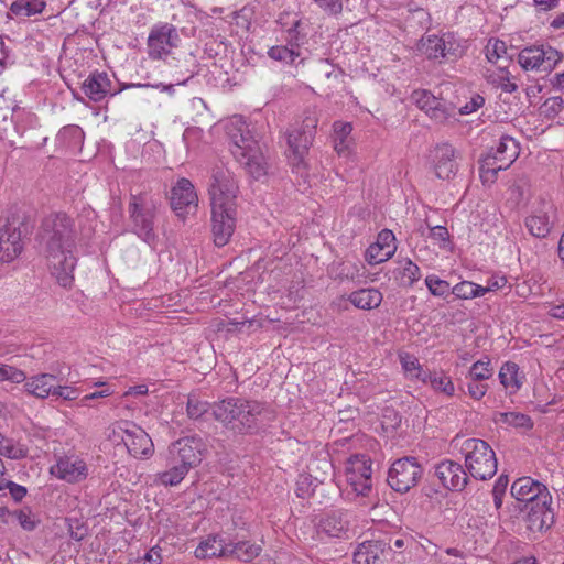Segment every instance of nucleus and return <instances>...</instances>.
<instances>
[{
  "label": "nucleus",
  "mask_w": 564,
  "mask_h": 564,
  "mask_svg": "<svg viewBox=\"0 0 564 564\" xmlns=\"http://www.w3.org/2000/svg\"><path fill=\"white\" fill-rule=\"evenodd\" d=\"M76 236L75 220L65 213H54L42 220L39 231L41 252L52 275L63 288H70L74 282Z\"/></svg>",
  "instance_id": "f257e3e1"
},
{
  "label": "nucleus",
  "mask_w": 564,
  "mask_h": 564,
  "mask_svg": "<svg viewBox=\"0 0 564 564\" xmlns=\"http://www.w3.org/2000/svg\"><path fill=\"white\" fill-rule=\"evenodd\" d=\"M238 184L225 167H215L209 184L212 207V234L217 247L226 246L231 239L237 223Z\"/></svg>",
  "instance_id": "f03ea898"
},
{
  "label": "nucleus",
  "mask_w": 564,
  "mask_h": 564,
  "mask_svg": "<svg viewBox=\"0 0 564 564\" xmlns=\"http://www.w3.org/2000/svg\"><path fill=\"white\" fill-rule=\"evenodd\" d=\"M212 414L226 429L249 434L274 420L273 410L263 402L229 397L213 404Z\"/></svg>",
  "instance_id": "7ed1b4c3"
},
{
  "label": "nucleus",
  "mask_w": 564,
  "mask_h": 564,
  "mask_svg": "<svg viewBox=\"0 0 564 564\" xmlns=\"http://www.w3.org/2000/svg\"><path fill=\"white\" fill-rule=\"evenodd\" d=\"M230 151L246 172L254 180L268 174L269 163L259 141L242 120H236L228 126Z\"/></svg>",
  "instance_id": "20e7f679"
},
{
  "label": "nucleus",
  "mask_w": 564,
  "mask_h": 564,
  "mask_svg": "<svg viewBox=\"0 0 564 564\" xmlns=\"http://www.w3.org/2000/svg\"><path fill=\"white\" fill-rule=\"evenodd\" d=\"M32 227L28 218L18 213L0 217V261L11 262L24 250L30 239Z\"/></svg>",
  "instance_id": "39448f33"
},
{
  "label": "nucleus",
  "mask_w": 564,
  "mask_h": 564,
  "mask_svg": "<svg viewBox=\"0 0 564 564\" xmlns=\"http://www.w3.org/2000/svg\"><path fill=\"white\" fill-rule=\"evenodd\" d=\"M156 209V200L151 194L147 192L130 194L128 205L130 230L149 246H154L158 240L154 231Z\"/></svg>",
  "instance_id": "423d86ee"
},
{
  "label": "nucleus",
  "mask_w": 564,
  "mask_h": 564,
  "mask_svg": "<svg viewBox=\"0 0 564 564\" xmlns=\"http://www.w3.org/2000/svg\"><path fill=\"white\" fill-rule=\"evenodd\" d=\"M317 122L316 116L310 113L305 116L301 127L292 128L285 133L289 163L301 176L307 172L306 156L315 138Z\"/></svg>",
  "instance_id": "0eeeda50"
},
{
  "label": "nucleus",
  "mask_w": 564,
  "mask_h": 564,
  "mask_svg": "<svg viewBox=\"0 0 564 564\" xmlns=\"http://www.w3.org/2000/svg\"><path fill=\"white\" fill-rule=\"evenodd\" d=\"M465 467L476 480H487L497 473V458L490 445L480 438H466L460 444Z\"/></svg>",
  "instance_id": "6e6552de"
},
{
  "label": "nucleus",
  "mask_w": 564,
  "mask_h": 564,
  "mask_svg": "<svg viewBox=\"0 0 564 564\" xmlns=\"http://www.w3.org/2000/svg\"><path fill=\"white\" fill-rule=\"evenodd\" d=\"M518 155V142L509 135H502L498 145L491 148L479 162V174L482 183H494L498 172L507 170Z\"/></svg>",
  "instance_id": "1a4fd4ad"
},
{
  "label": "nucleus",
  "mask_w": 564,
  "mask_h": 564,
  "mask_svg": "<svg viewBox=\"0 0 564 564\" xmlns=\"http://www.w3.org/2000/svg\"><path fill=\"white\" fill-rule=\"evenodd\" d=\"M109 438L113 442H123L130 455L135 458H149L154 453L151 437L144 430L132 423H119L112 430Z\"/></svg>",
  "instance_id": "9d476101"
},
{
  "label": "nucleus",
  "mask_w": 564,
  "mask_h": 564,
  "mask_svg": "<svg viewBox=\"0 0 564 564\" xmlns=\"http://www.w3.org/2000/svg\"><path fill=\"white\" fill-rule=\"evenodd\" d=\"M562 59V54L547 44L531 45L518 54V63L524 70L551 72Z\"/></svg>",
  "instance_id": "9b49d317"
},
{
  "label": "nucleus",
  "mask_w": 564,
  "mask_h": 564,
  "mask_svg": "<svg viewBox=\"0 0 564 564\" xmlns=\"http://www.w3.org/2000/svg\"><path fill=\"white\" fill-rule=\"evenodd\" d=\"M423 475V467L414 457L397 459L389 469L388 484L398 492H408L416 486Z\"/></svg>",
  "instance_id": "f8f14e48"
},
{
  "label": "nucleus",
  "mask_w": 564,
  "mask_h": 564,
  "mask_svg": "<svg viewBox=\"0 0 564 564\" xmlns=\"http://www.w3.org/2000/svg\"><path fill=\"white\" fill-rule=\"evenodd\" d=\"M180 36L177 29L171 23H158L150 30L147 45L152 59H162L177 46Z\"/></svg>",
  "instance_id": "ddd939ff"
},
{
  "label": "nucleus",
  "mask_w": 564,
  "mask_h": 564,
  "mask_svg": "<svg viewBox=\"0 0 564 564\" xmlns=\"http://www.w3.org/2000/svg\"><path fill=\"white\" fill-rule=\"evenodd\" d=\"M551 505L552 496L550 492H545L539 499L521 508L527 513L524 521L529 531L533 533L543 532L553 525L554 511Z\"/></svg>",
  "instance_id": "4468645a"
},
{
  "label": "nucleus",
  "mask_w": 564,
  "mask_h": 564,
  "mask_svg": "<svg viewBox=\"0 0 564 564\" xmlns=\"http://www.w3.org/2000/svg\"><path fill=\"white\" fill-rule=\"evenodd\" d=\"M203 451L204 443L202 438L186 436L173 442L169 446L167 453L169 459L191 470L200 464Z\"/></svg>",
  "instance_id": "2eb2a0df"
},
{
  "label": "nucleus",
  "mask_w": 564,
  "mask_h": 564,
  "mask_svg": "<svg viewBox=\"0 0 564 564\" xmlns=\"http://www.w3.org/2000/svg\"><path fill=\"white\" fill-rule=\"evenodd\" d=\"M371 460L366 455H354L347 460L346 478L357 495L367 496L372 487Z\"/></svg>",
  "instance_id": "dca6fc26"
},
{
  "label": "nucleus",
  "mask_w": 564,
  "mask_h": 564,
  "mask_svg": "<svg viewBox=\"0 0 564 564\" xmlns=\"http://www.w3.org/2000/svg\"><path fill=\"white\" fill-rule=\"evenodd\" d=\"M435 475L446 489L453 491L464 490L469 480L467 470L459 463L448 459L436 465Z\"/></svg>",
  "instance_id": "f3484780"
},
{
  "label": "nucleus",
  "mask_w": 564,
  "mask_h": 564,
  "mask_svg": "<svg viewBox=\"0 0 564 564\" xmlns=\"http://www.w3.org/2000/svg\"><path fill=\"white\" fill-rule=\"evenodd\" d=\"M349 513L345 510H333L323 517L317 524V533L333 539H348Z\"/></svg>",
  "instance_id": "a211bd4d"
},
{
  "label": "nucleus",
  "mask_w": 564,
  "mask_h": 564,
  "mask_svg": "<svg viewBox=\"0 0 564 564\" xmlns=\"http://www.w3.org/2000/svg\"><path fill=\"white\" fill-rule=\"evenodd\" d=\"M171 206L177 216H184L188 209L197 206V195L187 178H181L172 188Z\"/></svg>",
  "instance_id": "6ab92c4d"
},
{
  "label": "nucleus",
  "mask_w": 564,
  "mask_h": 564,
  "mask_svg": "<svg viewBox=\"0 0 564 564\" xmlns=\"http://www.w3.org/2000/svg\"><path fill=\"white\" fill-rule=\"evenodd\" d=\"M394 234L389 229H383L378 234L375 243L370 245L366 251V260L369 264H378L389 260L395 252Z\"/></svg>",
  "instance_id": "aec40b11"
},
{
  "label": "nucleus",
  "mask_w": 564,
  "mask_h": 564,
  "mask_svg": "<svg viewBox=\"0 0 564 564\" xmlns=\"http://www.w3.org/2000/svg\"><path fill=\"white\" fill-rule=\"evenodd\" d=\"M51 474L67 482H78L87 477L86 463L78 457H61L51 467Z\"/></svg>",
  "instance_id": "412c9836"
},
{
  "label": "nucleus",
  "mask_w": 564,
  "mask_h": 564,
  "mask_svg": "<svg viewBox=\"0 0 564 564\" xmlns=\"http://www.w3.org/2000/svg\"><path fill=\"white\" fill-rule=\"evenodd\" d=\"M417 50L429 59H440L456 54V47H454L453 42L435 34L422 36L417 44Z\"/></svg>",
  "instance_id": "4be33fe9"
},
{
  "label": "nucleus",
  "mask_w": 564,
  "mask_h": 564,
  "mask_svg": "<svg viewBox=\"0 0 564 564\" xmlns=\"http://www.w3.org/2000/svg\"><path fill=\"white\" fill-rule=\"evenodd\" d=\"M545 492H549L546 486L531 477L518 478L511 486V495L524 505H530Z\"/></svg>",
  "instance_id": "5701e85b"
},
{
  "label": "nucleus",
  "mask_w": 564,
  "mask_h": 564,
  "mask_svg": "<svg viewBox=\"0 0 564 564\" xmlns=\"http://www.w3.org/2000/svg\"><path fill=\"white\" fill-rule=\"evenodd\" d=\"M391 552V543L386 540H371L360 543L354 553L355 564H376L380 556Z\"/></svg>",
  "instance_id": "b1692460"
},
{
  "label": "nucleus",
  "mask_w": 564,
  "mask_h": 564,
  "mask_svg": "<svg viewBox=\"0 0 564 564\" xmlns=\"http://www.w3.org/2000/svg\"><path fill=\"white\" fill-rule=\"evenodd\" d=\"M83 93L93 101L98 102L111 94V80L105 72L91 73L82 84Z\"/></svg>",
  "instance_id": "393cba45"
},
{
  "label": "nucleus",
  "mask_w": 564,
  "mask_h": 564,
  "mask_svg": "<svg viewBox=\"0 0 564 564\" xmlns=\"http://www.w3.org/2000/svg\"><path fill=\"white\" fill-rule=\"evenodd\" d=\"M455 150L448 143L440 144L434 151L435 175L442 180L451 178L457 170L455 163Z\"/></svg>",
  "instance_id": "a878e982"
},
{
  "label": "nucleus",
  "mask_w": 564,
  "mask_h": 564,
  "mask_svg": "<svg viewBox=\"0 0 564 564\" xmlns=\"http://www.w3.org/2000/svg\"><path fill=\"white\" fill-rule=\"evenodd\" d=\"M57 377L52 373H39L30 377L24 383L25 391L39 399H46L53 394Z\"/></svg>",
  "instance_id": "bb28decb"
},
{
  "label": "nucleus",
  "mask_w": 564,
  "mask_h": 564,
  "mask_svg": "<svg viewBox=\"0 0 564 564\" xmlns=\"http://www.w3.org/2000/svg\"><path fill=\"white\" fill-rule=\"evenodd\" d=\"M413 99L417 107L425 111L435 121L442 122L447 118L445 109L441 101L427 90H416L413 93Z\"/></svg>",
  "instance_id": "cd10ccee"
},
{
  "label": "nucleus",
  "mask_w": 564,
  "mask_h": 564,
  "mask_svg": "<svg viewBox=\"0 0 564 564\" xmlns=\"http://www.w3.org/2000/svg\"><path fill=\"white\" fill-rule=\"evenodd\" d=\"M229 543H226L218 534L208 535L195 550L197 558L226 557L228 556Z\"/></svg>",
  "instance_id": "c85d7f7f"
},
{
  "label": "nucleus",
  "mask_w": 564,
  "mask_h": 564,
  "mask_svg": "<svg viewBox=\"0 0 564 564\" xmlns=\"http://www.w3.org/2000/svg\"><path fill=\"white\" fill-rule=\"evenodd\" d=\"M383 300L380 291L377 289H361L351 292L348 301L358 308L372 310L378 307Z\"/></svg>",
  "instance_id": "c756f323"
},
{
  "label": "nucleus",
  "mask_w": 564,
  "mask_h": 564,
  "mask_svg": "<svg viewBox=\"0 0 564 564\" xmlns=\"http://www.w3.org/2000/svg\"><path fill=\"white\" fill-rule=\"evenodd\" d=\"M45 7V0H15L10 6L8 18H29L42 13Z\"/></svg>",
  "instance_id": "7c9ffc66"
},
{
  "label": "nucleus",
  "mask_w": 564,
  "mask_h": 564,
  "mask_svg": "<svg viewBox=\"0 0 564 564\" xmlns=\"http://www.w3.org/2000/svg\"><path fill=\"white\" fill-rule=\"evenodd\" d=\"M262 547L259 544L247 541L229 543L228 556H235L242 562H250L259 556Z\"/></svg>",
  "instance_id": "2f4dec72"
},
{
  "label": "nucleus",
  "mask_w": 564,
  "mask_h": 564,
  "mask_svg": "<svg viewBox=\"0 0 564 564\" xmlns=\"http://www.w3.org/2000/svg\"><path fill=\"white\" fill-rule=\"evenodd\" d=\"M169 465L170 468L167 470L156 475V481L165 487L176 486L185 478L189 470L172 459H169Z\"/></svg>",
  "instance_id": "473e14b6"
},
{
  "label": "nucleus",
  "mask_w": 564,
  "mask_h": 564,
  "mask_svg": "<svg viewBox=\"0 0 564 564\" xmlns=\"http://www.w3.org/2000/svg\"><path fill=\"white\" fill-rule=\"evenodd\" d=\"M499 380L500 383L506 389H511L512 392H516L522 386V381L519 376V367L514 362H506L500 368L499 371Z\"/></svg>",
  "instance_id": "72a5a7b5"
},
{
  "label": "nucleus",
  "mask_w": 564,
  "mask_h": 564,
  "mask_svg": "<svg viewBox=\"0 0 564 564\" xmlns=\"http://www.w3.org/2000/svg\"><path fill=\"white\" fill-rule=\"evenodd\" d=\"M525 226L530 234L538 238L545 237L551 230V223L546 213L539 212L525 219Z\"/></svg>",
  "instance_id": "f704fd0d"
},
{
  "label": "nucleus",
  "mask_w": 564,
  "mask_h": 564,
  "mask_svg": "<svg viewBox=\"0 0 564 564\" xmlns=\"http://www.w3.org/2000/svg\"><path fill=\"white\" fill-rule=\"evenodd\" d=\"M486 293L487 289L470 281H462L452 288V294L462 300L479 297Z\"/></svg>",
  "instance_id": "c9c22d12"
},
{
  "label": "nucleus",
  "mask_w": 564,
  "mask_h": 564,
  "mask_svg": "<svg viewBox=\"0 0 564 564\" xmlns=\"http://www.w3.org/2000/svg\"><path fill=\"white\" fill-rule=\"evenodd\" d=\"M84 131L80 127L70 124L62 128L57 134V140L68 148H78L84 141Z\"/></svg>",
  "instance_id": "e433bc0d"
},
{
  "label": "nucleus",
  "mask_w": 564,
  "mask_h": 564,
  "mask_svg": "<svg viewBox=\"0 0 564 564\" xmlns=\"http://www.w3.org/2000/svg\"><path fill=\"white\" fill-rule=\"evenodd\" d=\"M430 387L434 392L442 393L446 397H453L455 394V386L452 378L442 370L435 371Z\"/></svg>",
  "instance_id": "4c0bfd02"
},
{
  "label": "nucleus",
  "mask_w": 564,
  "mask_h": 564,
  "mask_svg": "<svg viewBox=\"0 0 564 564\" xmlns=\"http://www.w3.org/2000/svg\"><path fill=\"white\" fill-rule=\"evenodd\" d=\"M498 421L513 427H522L527 430L533 426L531 417L519 412H501L499 413Z\"/></svg>",
  "instance_id": "58836bf2"
},
{
  "label": "nucleus",
  "mask_w": 564,
  "mask_h": 564,
  "mask_svg": "<svg viewBox=\"0 0 564 564\" xmlns=\"http://www.w3.org/2000/svg\"><path fill=\"white\" fill-rule=\"evenodd\" d=\"M425 285L434 296L446 297L452 293L451 284L435 274L425 278Z\"/></svg>",
  "instance_id": "ea45409f"
},
{
  "label": "nucleus",
  "mask_w": 564,
  "mask_h": 564,
  "mask_svg": "<svg viewBox=\"0 0 564 564\" xmlns=\"http://www.w3.org/2000/svg\"><path fill=\"white\" fill-rule=\"evenodd\" d=\"M469 378L477 381L489 379L494 375V368L489 358L481 359L473 364L469 369Z\"/></svg>",
  "instance_id": "a19ab883"
},
{
  "label": "nucleus",
  "mask_w": 564,
  "mask_h": 564,
  "mask_svg": "<svg viewBox=\"0 0 564 564\" xmlns=\"http://www.w3.org/2000/svg\"><path fill=\"white\" fill-rule=\"evenodd\" d=\"M268 55L274 61H279L285 64H293L295 58L299 57L300 53L299 51L284 45H275L268 51Z\"/></svg>",
  "instance_id": "79ce46f5"
},
{
  "label": "nucleus",
  "mask_w": 564,
  "mask_h": 564,
  "mask_svg": "<svg viewBox=\"0 0 564 564\" xmlns=\"http://www.w3.org/2000/svg\"><path fill=\"white\" fill-rule=\"evenodd\" d=\"M207 401L198 399L196 395H189L187 400V414L193 420L200 419L205 413L212 409Z\"/></svg>",
  "instance_id": "37998d69"
},
{
  "label": "nucleus",
  "mask_w": 564,
  "mask_h": 564,
  "mask_svg": "<svg viewBox=\"0 0 564 564\" xmlns=\"http://www.w3.org/2000/svg\"><path fill=\"white\" fill-rule=\"evenodd\" d=\"M0 455L10 459H22L26 457L28 449L24 446L14 444L11 440L4 437V442L0 443Z\"/></svg>",
  "instance_id": "c03bdc74"
},
{
  "label": "nucleus",
  "mask_w": 564,
  "mask_h": 564,
  "mask_svg": "<svg viewBox=\"0 0 564 564\" xmlns=\"http://www.w3.org/2000/svg\"><path fill=\"white\" fill-rule=\"evenodd\" d=\"M401 276L406 280L409 286H412L421 278L420 268L410 259H404L399 262Z\"/></svg>",
  "instance_id": "a18cd8bd"
},
{
  "label": "nucleus",
  "mask_w": 564,
  "mask_h": 564,
  "mask_svg": "<svg viewBox=\"0 0 564 564\" xmlns=\"http://www.w3.org/2000/svg\"><path fill=\"white\" fill-rule=\"evenodd\" d=\"M564 109V100L560 96L547 98L541 106L544 117L553 119Z\"/></svg>",
  "instance_id": "49530a36"
},
{
  "label": "nucleus",
  "mask_w": 564,
  "mask_h": 564,
  "mask_svg": "<svg viewBox=\"0 0 564 564\" xmlns=\"http://www.w3.org/2000/svg\"><path fill=\"white\" fill-rule=\"evenodd\" d=\"M507 53V46L503 41L496 40L492 44L486 46V57L490 63H496L503 54Z\"/></svg>",
  "instance_id": "de8ad7c7"
},
{
  "label": "nucleus",
  "mask_w": 564,
  "mask_h": 564,
  "mask_svg": "<svg viewBox=\"0 0 564 564\" xmlns=\"http://www.w3.org/2000/svg\"><path fill=\"white\" fill-rule=\"evenodd\" d=\"M402 369L408 377L412 378L414 372L421 367V364L416 357L409 352L400 354L399 356Z\"/></svg>",
  "instance_id": "09e8293b"
},
{
  "label": "nucleus",
  "mask_w": 564,
  "mask_h": 564,
  "mask_svg": "<svg viewBox=\"0 0 564 564\" xmlns=\"http://www.w3.org/2000/svg\"><path fill=\"white\" fill-rule=\"evenodd\" d=\"M52 397L61 398L63 400L72 401L76 400L79 397V391L76 388L62 386L59 380L54 386V391Z\"/></svg>",
  "instance_id": "8fccbe9b"
},
{
  "label": "nucleus",
  "mask_w": 564,
  "mask_h": 564,
  "mask_svg": "<svg viewBox=\"0 0 564 564\" xmlns=\"http://www.w3.org/2000/svg\"><path fill=\"white\" fill-rule=\"evenodd\" d=\"M28 379L24 371L9 365L4 366L3 381L9 380L15 383H25Z\"/></svg>",
  "instance_id": "3c124183"
},
{
  "label": "nucleus",
  "mask_w": 564,
  "mask_h": 564,
  "mask_svg": "<svg viewBox=\"0 0 564 564\" xmlns=\"http://www.w3.org/2000/svg\"><path fill=\"white\" fill-rule=\"evenodd\" d=\"M488 386L481 383V381L470 379L467 383L468 394L475 400H480L486 394Z\"/></svg>",
  "instance_id": "603ef678"
},
{
  "label": "nucleus",
  "mask_w": 564,
  "mask_h": 564,
  "mask_svg": "<svg viewBox=\"0 0 564 564\" xmlns=\"http://www.w3.org/2000/svg\"><path fill=\"white\" fill-rule=\"evenodd\" d=\"M485 104V98L478 94L474 95L466 105L462 106L459 109L460 115H470L482 107Z\"/></svg>",
  "instance_id": "864d4df0"
},
{
  "label": "nucleus",
  "mask_w": 564,
  "mask_h": 564,
  "mask_svg": "<svg viewBox=\"0 0 564 564\" xmlns=\"http://www.w3.org/2000/svg\"><path fill=\"white\" fill-rule=\"evenodd\" d=\"M12 518L17 519L20 525L28 531H32L35 528V521H33L30 517V512H25L23 510L15 512H8Z\"/></svg>",
  "instance_id": "5fc2aeb1"
},
{
  "label": "nucleus",
  "mask_w": 564,
  "mask_h": 564,
  "mask_svg": "<svg viewBox=\"0 0 564 564\" xmlns=\"http://www.w3.org/2000/svg\"><path fill=\"white\" fill-rule=\"evenodd\" d=\"M162 560V549L158 545L144 551L142 555L144 564H161Z\"/></svg>",
  "instance_id": "6e6d98bb"
},
{
  "label": "nucleus",
  "mask_w": 564,
  "mask_h": 564,
  "mask_svg": "<svg viewBox=\"0 0 564 564\" xmlns=\"http://www.w3.org/2000/svg\"><path fill=\"white\" fill-rule=\"evenodd\" d=\"M352 127L348 122H335L334 123V138L336 140L343 139L346 140L347 137L351 133Z\"/></svg>",
  "instance_id": "4d7b16f0"
},
{
  "label": "nucleus",
  "mask_w": 564,
  "mask_h": 564,
  "mask_svg": "<svg viewBox=\"0 0 564 564\" xmlns=\"http://www.w3.org/2000/svg\"><path fill=\"white\" fill-rule=\"evenodd\" d=\"M6 486L15 501H21L26 495V488L13 481H7Z\"/></svg>",
  "instance_id": "13d9d810"
},
{
  "label": "nucleus",
  "mask_w": 564,
  "mask_h": 564,
  "mask_svg": "<svg viewBox=\"0 0 564 564\" xmlns=\"http://www.w3.org/2000/svg\"><path fill=\"white\" fill-rule=\"evenodd\" d=\"M112 392L106 388V389H102V390H99V391H95L93 393H89V394H86L84 395L82 399H80V405L83 406H88L89 405V401L90 400H95V399H99V398H106V397H109L111 395Z\"/></svg>",
  "instance_id": "bf43d9fd"
},
{
  "label": "nucleus",
  "mask_w": 564,
  "mask_h": 564,
  "mask_svg": "<svg viewBox=\"0 0 564 564\" xmlns=\"http://www.w3.org/2000/svg\"><path fill=\"white\" fill-rule=\"evenodd\" d=\"M436 370H427V369H423V367L421 366L416 372H414V375L412 376V378L414 379H417L420 380L421 382L425 383V384H431V380L433 378V375L435 373Z\"/></svg>",
  "instance_id": "052dcab7"
},
{
  "label": "nucleus",
  "mask_w": 564,
  "mask_h": 564,
  "mask_svg": "<svg viewBox=\"0 0 564 564\" xmlns=\"http://www.w3.org/2000/svg\"><path fill=\"white\" fill-rule=\"evenodd\" d=\"M431 237L434 240H438L445 242L448 240L449 234L446 227L444 226H435L431 228Z\"/></svg>",
  "instance_id": "680f3d73"
},
{
  "label": "nucleus",
  "mask_w": 564,
  "mask_h": 564,
  "mask_svg": "<svg viewBox=\"0 0 564 564\" xmlns=\"http://www.w3.org/2000/svg\"><path fill=\"white\" fill-rule=\"evenodd\" d=\"M500 86L505 93H514L518 89V85L509 79L508 73L501 77Z\"/></svg>",
  "instance_id": "e2e57ef3"
},
{
  "label": "nucleus",
  "mask_w": 564,
  "mask_h": 564,
  "mask_svg": "<svg viewBox=\"0 0 564 564\" xmlns=\"http://www.w3.org/2000/svg\"><path fill=\"white\" fill-rule=\"evenodd\" d=\"M506 283H507V280L503 276H501V278H494V279L489 280L488 286H484V288L487 289V292H489V291H492V290L501 289L502 286L506 285Z\"/></svg>",
  "instance_id": "0e129e2a"
},
{
  "label": "nucleus",
  "mask_w": 564,
  "mask_h": 564,
  "mask_svg": "<svg viewBox=\"0 0 564 564\" xmlns=\"http://www.w3.org/2000/svg\"><path fill=\"white\" fill-rule=\"evenodd\" d=\"M507 486H508V478H507V476H500L497 479L496 484H495L492 492L505 494Z\"/></svg>",
  "instance_id": "69168bd1"
},
{
  "label": "nucleus",
  "mask_w": 564,
  "mask_h": 564,
  "mask_svg": "<svg viewBox=\"0 0 564 564\" xmlns=\"http://www.w3.org/2000/svg\"><path fill=\"white\" fill-rule=\"evenodd\" d=\"M550 314L554 318L564 319V304L553 306Z\"/></svg>",
  "instance_id": "338daca9"
},
{
  "label": "nucleus",
  "mask_w": 564,
  "mask_h": 564,
  "mask_svg": "<svg viewBox=\"0 0 564 564\" xmlns=\"http://www.w3.org/2000/svg\"><path fill=\"white\" fill-rule=\"evenodd\" d=\"M552 84L556 89L564 91V73L556 74Z\"/></svg>",
  "instance_id": "774afa93"
}]
</instances>
